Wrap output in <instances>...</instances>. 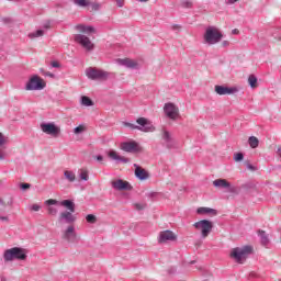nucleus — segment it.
<instances>
[{
	"instance_id": "nucleus-1",
	"label": "nucleus",
	"mask_w": 281,
	"mask_h": 281,
	"mask_svg": "<svg viewBox=\"0 0 281 281\" xmlns=\"http://www.w3.org/2000/svg\"><path fill=\"white\" fill-rule=\"evenodd\" d=\"M45 205H60L61 207H67L68 211H63L58 216V223L71 225V223H76L77 217L74 215L76 212V203L74 200H63L58 201L55 199H49L44 202Z\"/></svg>"
},
{
	"instance_id": "nucleus-2",
	"label": "nucleus",
	"mask_w": 281,
	"mask_h": 281,
	"mask_svg": "<svg viewBox=\"0 0 281 281\" xmlns=\"http://www.w3.org/2000/svg\"><path fill=\"white\" fill-rule=\"evenodd\" d=\"M223 41V32L216 26H207L203 33L204 45H218Z\"/></svg>"
},
{
	"instance_id": "nucleus-3",
	"label": "nucleus",
	"mask_w": 281,
	"mask_h": 281,
	"mask_svg": "<svg viewBox=\"0 0 281 281\" xmlns=\"http://www.w3.org/2000/svg\"><path fill=\"white\" fill-rule=\"evenodd\" d=\"M136 123L138 125L125 122L124 126H127L128 128H132V131H140L142 133H153V132H155V126L146 117H138L136 120Z\"/></svg>"
},
{
	"instance_id": "nucleus-4",
	"label": "nucleus",
	"mask_w": 281,
	"mask_h": 281,
	"mask_svg": "<svg viewBox=\"0 0 281 281\" xmlns=\"http://www.w3.org/2000/svg\"><path fill=\"white\" fill-rule=\"evenodd\" d=\"M3 258L5 262H12V260H26L27 250L21 247H13L4 251Z\"/></svg>"
},
{
	"instance_id": "nucleus-5",
	"label": "nucleus",
	"mask_w": 281,
	"mask_h": 281,
	"mask_svg": "<svg viewBox=\"0 0 281 281\" xmlns=\"http://www.w3.org/2000/svg\"><path fill=\"white\" fill-rule=\"evenodd\" d=\"M251 251V246L236 247L232 249L231 258H233V260H235V262H237L238 265H243V262L247 260V256H249Z\"/></svg>"
},
{
	"instance_id": "nucleus-6",
	"label": "nucleus",
	"mask_w": 281,
	"mask_h": 281,
	"mask_svg": "<svg viewBox=\"0 0 281 281\" xmlns=\"http://www.w3.org/2000/svg\"><path fill=\"white\" fill-rule=\"evenodd\" d=\"M193 227L201 232L202 238H207L212 234V229H214V224L210 220H202L195 222Z\"/></svg>"
},
{
	"instance_id": "nucleus-7",
	"label": "nucleus",
	"mask_w": 281,
	"mask_h": 281,
	"mask_svg": "<svg viewBox=\"0 0 281 281\" xmlns=\"http://www.w3.org/2000/svg\"><path fill=\"white\" fill-rule=\"evenodd\" d=\"M63 238L70 245H78V243H80V237H78V233H76V227L74 225L67 226L63 233Z\"/></svg>"
},
{
	"instance_id": "nucleus-8",
	"label": "nucleus",
	"mask_w": 281,
	"mask_h": 281,
	"mask_svg": "<svg viewBox=\"0 0 281 281\" xmlns=\"http://www.w3.org/2000/svg\"><path fill=\"white\" fill-rule=\"evenodd\" d=\"M86 76L89 80H106V78H109L106 71L93 67L86 69Z\"/></svg>"
},
{
	"instance_id": "nucleus-9",
	"label": "nucleus",
	"mask_w": 281,
	"mask_h": 281,
	"mask_svg": "<svg viewBox=\"0 0 281 281\" xmlns=\"http://www.w3.org/2000/svg\"><path fill=\"white\" fill-rule=\"evenodd\" d=\"M120 149L123 150L124 153H144V147L139 145L136 140H127L123 142L120 145Z\"/></svg>"
},
{
	"instance_id": "nucleus-10",
	"label": "nucleus",
	"mask_w": 281,
	"mask_h": 281,
	"mask_svg": "<svg viewBox=\"0 0 281 281\" xmlns=\"http://www.w3.org/2000/svg\"><path fill=\"white\" fill-rule=\"evenodd\" d=\"M43 89H45V85L38 75L31 77L25 86L26 91H41Z\"/></svg>"
},
{
	"instance_id": "nucleus-11",
	"label": "nucleus",
	"mask_w": 281,
	"mask_h": 281,
	"mask_svg": "<svg viewBox=\"0 0 281 281\" xmlns=\"http://www.w3.org/2000/svg\"><path fill=\"white\" fill-rule=\"evenodd\" d=\"M40 127L42 132L52 137H58V135H60V126L56 125L54 122L41 123Z\"/></svg>"
},
{
	"instance_id": "nucleus-12",
	"label": "nucleus",
	"mask_w": 281,
	"mask_h": 281,
	"mask_svg": "<svg viewBox=\"0 0 281 281\" xmlns=\"http://www.w3.org/2000/svg\"><path fill=\"white\" fill-rule=\"evenodd\" d=\"M74 40H75V43H78V45H81V47H83V49H86L87 52H93L95 47L93 42H91V40L83 34H76Z\"/></svg>"
},
{
	"instance_id": "nucleus-13",
	"label": "nucleus",
	"mask_w": 281,
	"mask_h": 281,
	"mask_svg": "<svg viewBox=\"0 0 281 281\" xmlns=\"http://www.w3.org/2000/svg\"><path fill=\"white\" fill-rule=\"evenodd\" d=\"M164 112L169 120H177L179 117V108L175 103H166L164 105Z\"/></svg>"
},
{
	"instance_id": "nucleus-14",
	"label": "nucleus",
	"mask_w": 281,
	"mask_h": 281,
	"mask_svg": "<svg viewBox=\"0 0 281 281\" xmlns=\"http://www.w3.org/2000/svg\"><path fill=\"white\" fill-rule=\"evenodd\" d=\"M161 137L166 148H169V150L172 148H177V142L175 140V137H172V134L168 130L162 131Z\"/></svg>"
},
{
	"instance_id": "nucleus-15",
	"label": "nucleus",
	"mask_w": 281,
	"mask_h": 281,
	"mask_svg": "<svg viewBox=\"0 0 281 281\" xmlns=\"http://www.w3.org/2000/svg\"><path fill=\"white\" fill-rule=\"evenodd\" d=\"M213 186L222 190H227V192H236V187H232V183H229L226 179H216L213 181Z\"/></svg>"
},
{
	"instance_id": "nucleus-16",
	"label": "nucleus",
	"mask_w": 281,
	"mask_h": 281,
	"mask_svg": "<svg viewBox=\"0 0 281 281\" xmlns=\"http://www.w3.org/2000/svg\"><path fill=\"white\" fill-rule=\"evenodd\" d=\"M215 93L217 95H234V93H238L237 87H226V86H215Z\"/></svg>"
},
{
	"instance_id": "nucleus-17",
	"label": "nucleus",
	"mask_w": 281,
	"mask_h": 281,
	"mask_svg": "<svg viewBox=\"0 0 281 281\" xmlns=\"http://www.w3.org/2000/svg\"><path fill=\"white\" fill-rule=\"evenodd\" d=\"M116 63L117 65H121V67H126V69H139V64L131 58H119L116 59Z\"/></svg>"
},
{
	"instance_id": "nucleus-18",
	"label": "nucleus",
	"mask_w": 281,
	"mask_h": 281,
	"mask_svg": "<svg viewBox=\"0 0 281 281\" xmlns=\"http://www.w3.org/2000/svg\"><path fill=\"white\" fill-rule=\"evenodd\" d=\"M112 188L114 190L124 191V190H133V187L127 181L122 179H117L112 181Z\"/></svg>"
},
{
	"instance_id": "nucleus-19",
	"label": "nucleus",
	"mask_w": 281,
	"mask_h": 281,
	"mask_svg": "<svg viewBox=\"0 0 281 281\" xmlns=\"http://www.w3.org/2000/svg\"><path fill=\"white\" fill-rule=\"evenodd\" d=\"M134 168H135V177H136V179H139V181H146V179H148V177H150L148 171H146V169L139 167V165L134 164Z\"/></svg>"
},
{
	"instance_id": "nucleus-20",
	"label": "nucleus",
	"mask_w": 281,
	"mask_h": 281,
	"mask_svg": "<svg viewBox=\"0 0 281 281\" xmlns=\"http://www.w3.org/2000/svg\"><path fill=\"white\" fill-rule=\"evenodd\" d=\"M168 240H177V235H175V233H172V231L160 232L158 241L159 243H168Z\"/></svg>"
},
{
	"instance_id": "nucleus-21",
	"label": "nucleus",
	"mask_w": 281,
	"mask_h": 281,
	"mask_svg": "<svg viewBox=\"0 0 281 281\" xmlns=\"http://www.w3.org/2000/svg\"><path fill=\"white\" fill-rule=\"evenodd\" d=\"M108 157H110V159H113L114 161H121L122 164H128V161H130L128 158L117 155V151H115V150H110L108 153Z\"/></svg>"
},
{
	"instance_id": "nucleus-22",
	"label": "nucleus",
	"mask_w": 281,
	"mask_h": 281,
	"mask_svg": "<svg viewBox=\"0 0 281 281\" xmlns=\"http://www.w3.org/2000/svg\"><path fill=\"white\" fill-rule=\"evenodd\" d=\"M75 30H77V32H82V34H92V32H95V29L93 26H88L85 24L76 25Z\"/></svg>"
},
{
	"instance_id": "nucleus-23",
	"label": "nucleus",
	"mask_w": 281,
	"mask_h": 281,
	"mask_svg": "<svg viewBox=\"0 0 281 281\" xmlns=\"http://www.w3.org/2000/svg\"><path fill=\"white\" fill-rule=\"evenodd\" d=\"M258 236L260 238V243L263 247H267L269 245V235H267V232L265 231H258Z\"/></svg>"
},
{
	"instance_id": "nucleus-24",
	"label": "nucleus",
	"mask_w": 281,
	"mask_h": 281,
	"mask_svg": "<svg viewBox=\"0 0 281 281\" xmlns=\"http://www.w3.org/2000/svg\"><path fill=\"white\" fill-rule=\"evenodd\" d=\"M198 214H212L213 216H216L217 212L214 209L211 207H199L196 210Z\"/></svg>"
},
{
	"instance_id": "nucleus-25",
	"label": "nucleus",
	"mask_w": 281,
	"mask_h": 281,
	"mask_svg": "<svg viewBox=\"0 0 281 281\" xmlns=\"http://www.w3.org/2000/svg\"><path fill=\"white\" fill-rule=\"evenodd\" d=\"M64 177L69 181V183H74V181H76V173L71 170L64 171Z\"/></svg>"
},
{
	"instance_id": "nucleus-26",
	"label": "nucleus",
	"mask_w": 281,
	"mask_h": 281,
	"mask_svg": "<svg viewBox=\"0 0 281 281\" xmlns=\"http://www.w3.org/2000/svg\"><path fill=\"white\" fill-rule=\"evenodd\" d=\"M248 85L250 89H256V87H258V78L256 77V75H250L248 77Z\"/></svg>"
},
{
	"instance_id": "nucleus-27",
	"label": "nucleus",
	"mask_w": 281,
	"mask_h": 281,
	"mask_svg": "<svg viewBox=\"0 0 281 281\" xmlns=\"http://www.w3.org/2000/svg\"><path fill=\"white\" fill-rule=\"evenodd\" d=\"M248 144H249L250 148H258L260 140L256 136H250L248 138Z\"/></svg>"
},
{
	"instance_id": "nucleus-28",
	"label": "nucleus",
	"mask_w": 281,
	"mask_h": 281,
	"mask_svg": "<svg viewBox=\"0 0 281 281\" xmlns=\"http://www.w3.org/2000/svg\"><path fill=\"white\" fill-rule=\"evenodd\" d=\"M74 3L79 8H89V5H91V1L89 0H74Z\"/></svg>"
},
{
	"instance_id": "nucleus-29",
	"label": "nucleus",
	"mask_w": 281,
	"mask_h": 281,
	"mask_svg": "<svg viewBox=\"0 0 281 281\" xmlns=\"http://www.w3.org/2000/svg\"><path fill=\"white\" fill-rule=\"evenodd\" d=\"M45 35V31L44 30H37V31H34L32 33L29 34V38H41V36H44Z\"/></svg>"
},
{
	"instance_id": "nucleus-30",
	"label": "nucleus",
	"mask_w": 281,
	"mask_h": 281,
	"mask_svg": "<svg viewBox=\"0 0 281 281\" xmlns=\"http://www.w3.org/2000/svg\"><path fill=\"white\" fill-rule=\"evenodd\" d=\"M79 179L81 181H89V170L87 169H80L79 170Z\"/></svg>"
},
{
	"instance_id": "nucleus-31",
	"label": "nucleus",
	"mask_w": 281,
	"mask_h": 281,
	"mask_svg": "<svg viewBox=\"0 0 281 281\" xmlns=\"http://www.w3.org/2000/svg\"><path fill=\"white\" fill-rule=\"evenodd\" d=\"M82 106H93V101L89 97H81Z\"/></svg>"
},
{
	"instance_id": "nucleus-32",
	"label": "nucleus",
	"mask_w": 281,
	"mask_h": 281,
	"mask_svg": "<svg viewBox=\"0 0 281 281\" xmlns=\"http://www.w3.org/2000/svg\"><path fill=\"white\" fill-rule=\"evenodd\" d=\"M47 212H48L49 216H57L58 215V207H56L54 205H48Z\"/></svg>"
},
{
	"instance_id": "nucleus-33",
	"label": "nucleus",
	"mask_w": 281,
	"mask_h": 281,
	"mask_svg": "<svg viewBox=\"0 0 281 281\" xmlns=\"http://www.w3.org/2000/svg\"><path fill=\"white\" fill-rule=\"evenodd\" d=\"M3 144H5V136H3L2 133H0V148L1 146H3ZM3 159H5V155H3V153L0 151V161H3Z\"/></svg>"
},
{
	"instance_id": "nucleus-34",
	"label": "nucleus",
	"mask_w": 281,
	"mask_h": 281,
	"mask_svg": "<svg viewBox=\"0 0 281 281\" xmlns=\"http://www.w3.org/2000/svg\"><path fill=\"white\" fill-rule=\"evenodd\" d=\"M86 221H87V223H91V224L95 223V221H97L95 215H93V214H88V215L86 216Z\"/></svg>"
},
{
	"instance_id": "nucleus-35",
	"label": "nucleus",
	"mask_w": 281,
	"mask_h": 281,
	"mask_svg": "<svg viewBox=\"0 0 281 281\" xmlns=\"http://www.w3.org/2000/svg\"><path fill=\"white\" fill-rule=\"evenodd\" d=\"M245 159V155L243 153H237L234 155V161H243Z\"/></svg>"
},
{
	"instance_id": "nucleus-36",
	"label": "nucleus",
	"mask_w": 281,
	"mask_h": 281,
	"mask_svg": "<svg viewBox=\"0 0 281 281\" xmlns=\"http://www.w3.org/2000/svg\"><path fill=\"white\" fill-rule=\"evenodd\" d=\"M181 7L182 8H192V1H190V0H182L181 1Z\"/></svg>"
},
{
	"instance_id": "nucleus-37",
	"label": "nucleus",
	"mask_w": 281,
	"mask_h": 281,
	"mask_svg": "<svg viewBox=\"0 0 281 281\" xmlns=\"http://www.w3.org/2000/svg\"><path fill=\"white\" fill-rule=\"evenodd\" d=\"M90 5L94 12H98V10H100V8H102V5L98 2H93V3L90 2Z\"/></svg>"
},
{
	"instance_id": "nucleus-38",
	"label": "nucleus",
	"mask_w": 281,
	"mask_h": 281,
	"mask_svg": "<svg viewBox=\"0 0 281 281\" xmlns=\"http://www.w3.org/2000/svg\"><path fill=\"white\" fill-rule=\"evenodd\" d=\"M20 188L22 190H30V188H32V184H30V183H20Z\"/></svg>"
},
{
	"instance_id": "nucleus-39",
	"label": "nucleus",
	"mask_w": 281,
	"mask_h": 281,
	"mask_svg": "<svg viewBox=\"0 0 281 281\" xmlns=\"http://www.w3.org/2000/svg\"><path fill=\"white\" fill-rule=\"evenodd\" d=\"M83 131H85V128L82 126H77V127H75L74 133L76 135H79V133H82Z\"/></svg>"
},
{
	"instance_id": "nucleus-40",
	"label": "nucleus",
	"mask_w": 281,
	"mask_h": 281,
	"mask_svg": "<svg viewBox=\"0 0 281 281\" xmlns=\"http://www.w3.org/2000/svg\"><path fill=\"white\" fill-rule=\"evenodd\" d=\"M171 30H173V32H179V30H181V25H179V24H172V25H171Z\"/></svg>"
},
{
	"instance_id": "nucleus-41",
	"label": "nucleus",
	"mask_w": 281,
	"mask_h": 281,
	"mask_svg": "<svg viewBox=\"0 0 281 281\" xmlns=\"http://www.w3.org/2000/svg\"><path fill=\"white\" fill-rule=\"evenodd\" d=\"M31 210H32L33 212H38V211L41 210V205H38V204H33V205L31 206Z\"/></svg>"
},
{
	"instance_id": "nucleus-42",
	"label": "nucleus",
	"mask_w": 281,
	"mask_h": 281,
	"mask_svg": "<svg viewBox=\"0 0 281 281\" xmlns=\"http://www.w3.org/2000/svg\"><path fill=\"white\" fill-rule=\"evenodd\" d=\"M145 207H146V204H140V203L135 204V209L138 210V211L144 210Z\"/></svg>"
},
{
	"instance_id": "nucleus-43",
	"label": "nucleus",
	"mask_w": 281,
	"mask_h": 281,
	"mask_svg": "<svg viewBox=\"0 0 281 281\" xmlns=\"http://www.w3.org/2000/svg\"><path fill=\"white\" fill-rule=\"evenodd\" d=\"M50 66L55 69H58L60 67V64L58 61H52Z\"/></svg>"
},
{
	"instance_id": "nucleus-44",
	"label": "nucleus",
	"mask_w": 281,
	"mask_h": 281,
	"mask_svg": "<svg viewBox=\"0 0 281 281\" xmlns=\"http://www.w3.org/2000/svg\"><path fill=\"white\" fill-rule=\"evenodd\" d=\"M119 8H124V0H115Z\"/></svg>"
},
{
	"instance_id": "nucleus-45",
	"label": "nucleus",
	"mask_w": 281,
	"mask_h": 281,
	"mask_svg": "<svg viewBox=\"0 0 281 281\" xmlns=\"http://www.w3.org/2000/svg\"><path fill=\"white\" fill-rule=\"evenodd\" d=\"M248 170H251L252 172L258 170V168L254 167V165L248 164L247 165Z\"/></svg>"
},
{
	"instance_id": "nucleus-46",
	"label": "nucleus",
	"mask_w": 281,
	"mask_h": 281,
	"mask_svg": "<svg viewBox=\"0 0 281 281\" xmlns=\"http://www.w3.org/2000/svg\"><path fill=\"white\" fill-rule=\"evenodd\" d=\"M222 47H229V41H223Z\"/></svg>"
},
{
	"instance_id": "nucleus-47",
	"label": "nucleus",
	"mask_w": 281,
	"mask_h": 281,
	"mask_svg": "<svg viewBox=\"0 0 281 281\" xmlns=\"http://www.w3.org/2000/svg\"><path fill=\"white\" fill-rule=\"evenodd\" d=\"M229 5H234V3H238V0H226Z\"/></svg>"
},
{
	"instance_id": "nucleus-48",
	"label": "nucleus",
	"mask_w": 281,
	"mask_h": 281,
	"mask_svg": "<svg viewBox=\"0 0 281 281\" xmlns=\"http://www.w3.org/2000/svg\"><path fill=\"white\" fill-rule=\"evenodd\" d=\"M97 161H103L104 157H102V155L95 156Z\"/></svg>"
},
{
	"instance_id": "nucleus-49",
	"label": "nucleus",
	"mask_w": 281,
	"mask_h": 281,
	"mask_svg": "<svg viewBox=\"0 0 281 281\" xmlns=\"http://www.w3.org/2000/svg\"><path fill=\"white\" fill-rule=\"evenodd\" d=\"M0 221H4L5 223H8L10 218H8V216H0Z\"/></svg>"
},
{
	"instance_id": "nucleus-50",
	"label": "nucleus",
	"mask_w": 281,
	"mask_h": 281,
	"mask_svg": "<svg viewBox=\"0 0 281 281\" xmlns=\"http://www.w3.org/2000/svg\"><path fill=\"white\" fill-rule=\"evenodd\" d=\"M45 76H47L48 78H55V75L53 72H46Z\"/></svg>"
},
{
	"instance_id": "nucleus-51",
	"label": "nucleus",
	"mask_w": 281,
	"mask_h": 281,
	"mask_svg": "<svg viewBox=\"0 0 281 281\" xmlns=\"http://www.w3.org/2000/svg\"><path fill=\"white\" fill-rule=\"evenodd\" d=\"M277 153H278L279 157H281V148L280 147H278Z\"/></svg>"
},
{
	"instance_id": "nucleus-52",
	"label": "nucleus",
	"mask_w": 281,
	"mask_h": 281,
	"mask_svg": "<svg viewBox=\"0 0 281 281\" xmlns=\"http://www.w3.org/2000/svg\"><path fill=\"white\" fill-rule=\"evenodd\" d=\"M0 205H2L3 207H5V202L3 200H0Z\"/></svg>"
},
{
	"instance_id": "nucleus-53",
	"label": "nucleus",
	"mask_w": 281,
	"mask_h": 281,
	"mask_svg": "<svg viewBox=\"0 0 281 281\" xmlns=\"http://www.w3.org/2000/svg\"><path fill=\"white\" fill-rule=\"evenodd\" d=\"M232 32L233 34H238V29H234Z\"/></svg>"
},
{
	"instance_id": "nucleus-54",
	"label": "nucleus",
	"mask_w": 281,
	"mask_h": 281,
	"mask_svg": "<svg viewBox=\"0 0 281 281\" xmlns=\"http://www.w3.org/2000/svg\"><path fill=\"white\" fill-rule=\"evenodd\" d=\"M0 281H8V279L5 277H1Z\"/></svg>"
},
{
	"instance_id": "nucleus-55",
	"label": "nucleus",
	"mask_w": 281,
	"mask_h": 281,
	"mask_svg": "<svg viewBox=\"0 0 281 281\" xmlns=\"http://www.w3.org/2000/svg\"><path fill=\"white\" fill-rule=\"evenodd\" d=\"M139 1V3H146V1H148V0H138Z\"/></svg>"
},
{
	"instance_id": "nucleus-56",
	"label": "nucleus",
	"mask_w": 281,
	"mask_h": 281,
	"mask_svg": "<svg viewBox=\"0 0 281 281\" xmlns=\"http://www.w3.org/2000/svg\"><path fill=\"white\" fill-rule=\"evenodd\" d=\"M45 29H46V30H48V29H49V25H48V24H46V25H45Z\"/></svg>"
},
{
	"instance_id": "nucleus-57",
	"label": "nucleus",
	"mask_w": 281,
	"mask_h": 281,
	"mask_svg": "<svg viewBox=\"0 0 281 281\" xmlns=\"http://www.w3.org/2000/svg\"><path fill=\"white\" fill-rule=\"evenodd\" d=\"M8 205H12V200L10 202H8Z\"/></svg>"
},
{
	"instance_id": "nucleus-58",
	"label": "nucleus",
	"mask_w": 281,
	"mask_h": 281,
	"mask_svg": "<svg viewBox=\"0 0 281 281\" xmlns=\"http://www.w3.org/2000/svg\"><path fill=\"white\" fill-rule=\"evenodd\" d=\"M190 265H194V261H191Z\"/></svg>"
},
{
	"instance_id": "nucleus-59",
	"label": "nucleus",
	"mask_w": 281,
	"mask_h": 281,
	"mask_svg": "<svg viewBox=\"0 0 281 281\" xmlns=\"http://www.w3.org/2000/svg\"><path fill=\"white\" fill-rule=\"evenodd\" d=\"M9 1H13V0H9Z\"/></svg>"
}]
</instances>
